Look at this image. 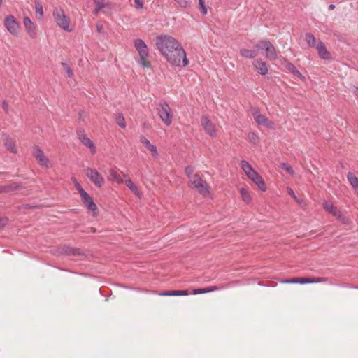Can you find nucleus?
<instances>
[{
    "mask_svg": "<svg viewBox=\"0 0 358 358\" xmlns=\"http://www.w3.org/2000/svg\"><path fill=\"white\" fill-rule=\"evenodd\" d=\"M0 174H1V173H0Z\"/></svg>",
    "mask_w": 358,
    "mask_h": 358,
    "instance_id": "13d9d810",
    "label": "nucleus"
},
{
    "mask_svg": "<svg viewBox=\"0 0 358 358\" xmlns=\"http://www.w3.org/2000/svg\"><path fill=\"white\" fill-rule=\"evenodd\" d=\"M299 205H302L303 203V201L302 199H300L296 197V199H294Z\"/></svg>",
    "mask_w": 358,
    "mask_h": 358,
    "instance_id": "09e8293b",
    "label": "nucleus"
},
{
    "mask_svg": "<svg viewBox=\"0 0 358 358\" xmlns=\"http://www.w3.org/2000/svg\"><path fill=\"white\" fill-rule=\"evenodd\" d=\"M94 3L96 6L99 8L101 10L103 8H105L106 4L104 2V0H94Z\"/></svg>",
    "mask_w": 358,
    "mask_h": 358,
    "instance_id": "a19ab883",
    "label": "nucleus"
},
{
    "mask_svg": "<svg viewBox=\"0 0 358 358\" xmlns=\"http://www.w3.org/2000/svg\"><path fill=\"white\" fill-rule=\"evenodd\" d=\"M306 41L307 42V44L308 45L309 47L310 48H316V46H317V44L316 43V38L314 36L313 34H310V33H307L306 34Z\"/></svg>",
    "mask_w": 358,
    "mask_h": 358,
    "instance_id": "7c9ffc66",
    "label": "nucleus"
},
{
    "mask_svg": "<svg viewBox=\"0 0 358 358\" xmlns=\"http://www.w3.org/2000/svg\"><path fill=\"white\" fill-rule=\"evenodd\" d=\"M240 194H241V199L245 203H250L251 200H252V198H251V196H250V194L249 192V191L245 189V188H241L240 189Z\"/></svg>",
    "mask_w": 358,
    "mask_h": 358,
    "instance_id": "cd10ccee",
    "label": "nucleus"
},
{
    "mask_svg": "<svg viewBox=\"0 0 358 358\" xmlns=\"http://www.w3.org/2000/svg\"><path fill=\"white\" fill-rule=\"evenodd\" d=\"M157 50L171 66H186L189 60L182 45L173 37L158 36L155 39Z\"/></svg>",
    "mask_w": 358,
    "mask_h": 358,
    "instance_id": "f257e3e1",
    "label": "nucleus"
},
{
    "mask_svg": "<svg viewBox=\"0 0 358 358\" xmlns=\"http://www.w3.org/2000/svg\"><path fill=\"white\" fill-rule=\"evenodd\" d=\"M199 5L201 8V13L203 15H206L207 13V8L206 6H205L204 0H199Z\"/></svg>",
    "mask_w": 358,
    "mask_h": 358,
    "instance_id": "ea45409f",
    "label": "nucleus"
},
{
    "mask_svg": "<svg viewBox=\"0 0 358 358\" xmlns=\"http://www.w3.org/2000/svg\"><path fill=\"white\" fill-rule=\"evenodd\" d=\"M24 25L26 29V31L29 34V36L34 38L36 36V26L34 23L30 20L28 17H24L23 20Z\"/></svg>",
    "mask_w": 358,
    "mask_h": 358,
    "instance_id": "2eb2a0df",
    "label": "nucleus"
},
{
    "mask_svg": "<svg viewBox=\"0 0 358 358\" xmlns=\"http://www.w3.org/2000/svg\"><path fill=\"white\" fill-rule=\"evenodd\" d=\"M241 167L247 177L257 185L259 190L263 192L266 190L267 186L262 177L252 167L248 162L242 160Z\"/></svg>",
    "mask_w": 358,
    "mask_h": 358,
    "instance_id": "f03ea898",
    "label": "nucleus"
},
{
    "mask_svg": "<svg viewBox=\"0 0 358 358\" xmlns=\"http://www.w3.org/2000/svg\"><path fill=\"white\" fill-rule=\"evenodd\" d=\"M33 156L37 160L38 164L42 167L48 169L50 166V162L44 152L38 146H35L33 150Z\"/></svg>",
    "mask_w": 358,
    "mask_h": 358,
    "instance_id": "9d476101",
    "label": "nucleus"
},
{
    "mask_svg": "<svg viewBox=\"0 0 358 358\" xmlns=\"http://www.w3.org/2000/svg\"><path fill=\"white\" fill-rule=\"evenodd\" d=\"M189 186L190 188L196 189L203 196H206L210 193L209 185L199 175L189 181Z\"/></svg>",
    "mask_w": 358,
    "mask_h": 358,
    "instance_id": "423d86ee",
    "label": "nucleus"
},
{
    "mask_svg": "<svg viewBox=\"0 0 358 358\" xmlns=\"http://www.w3.org/2000/svg\"><path fill=\"white\" fill-rule=\"evenodd\" d=\"M108 179L111 181H115L117 184H122L124 182V180L120 175L114 169H110L109 170Z\"/></svg>",
    "mask_w": 358,
    "mask_h": 358,
    "instance_id": "b1692460",
    "label": "nucleus"
},
{
    "mask_svg": "<svg viewBox=\"0 0 358 358\" xmlns=\"http://www.w3.org/2000/svg\"><path fill=\"white\" fill-rule=\"evenodd\" d=\"M78 136L80 141L82 142V143L85 146L89 148L92 154H94L96 152V148H95L94 143H93V141L92 140H90L88 137H87L85 136V134H84V131L82 130V131H78Z\"/></svg>",
    "mask_w": 358,
    "mask_h": 358,
    "instance_id": "4468645a",
    "label": "nucleus"
},
{
    "mask_svg": "<svg viewBox=\"0 0 358 358\" xmlns=\"http://www.w3.org/2000/svg\"><path fill=\"white\" fill-rule=\"evenodd\" d=\"M280 167L282 170L285 171L290 176H293L294 174V171L292 169V167L289 164H288L287 163H280Z\"/></svg>",
    "mask_w": 358,
    "mask_h": 358,
    "instance_id": "72a5a7b5",
    "label": "nucleus"
},
{
    "mask_svg": "<svg viewBox=\"0 0 358 358\" xmlns=\"http://www.w3.org/2000/svg\"><path fill=\"white\" fill-rule=\"evenodd\" d=\"M180 8H188L191 6V1L190 0H174Z\"/></svg>",
    "mask_w": 358,
    "mask_h": 358,
    "instance_id": "f704fd0d",
    "label": "nucleus"
},
{
    "mask_svg": "<svg viewBox=\"0 0 358 358\" xmlns=\"http://www.w3.org/2000/svg\"><path fill=\"white\" fill-rule=\"evenodd\" d=\"M316 49L317 50L319 57L324 60H330L331 57L330 52L327 50L324 43L319 41Z\"/></svg>",
    "mask_w": 358,
    "mask_h": 358,
    "instance_id": "dca6fc26",
    "label": "nucleus"
},
{
    "mask_svg": "<svg viewBox=\"0 0 358 358\" xmlns=\"http://www.w3.org/2000/svg\"><path fill=\"white\" fill-rule=\"evenodd\" d=\"M134 45L139 55L138 64L143 68H150L151 63L148 60L150 55L146 43L142 39L137 38L134 41Z\"/></svg>",
    "mask_w": 358,
    "mask_h": 358,
    "instance_id": "20e7f679",
    "label": "nucleus"
},
{
    "mask_svg": "<svg viewBox=\"0 0 358 358\" xmlns=\"http://www.w3.org/2000/svg\"><path fill=\"white\" fill-rule=\"evenodd\" d=\"M3 24L13 36H17L18 34L20 25L13 15H10L6 16L4 19Z\"/></svg>",
    "mask_w": 358,
    "mask_h": 358,
    "instance_id": "1a4fd4ad",
    "label": "nucleus"
},
{
    "mask_svg": "<svg viewBox=\"0 0 358 358\" xmlns=\"http://www.w3.org/2000/svg\"><path fill=\"white\" fill-rule=\"evenodd\" d=\"M248 137L250 142L253 143L254 144L257 143L258 137L255 133L249 132L248 134Z\"/></svg>",
    "mask_w": 358,
    "mask_h": 358,
    "instance_id": "58836bf2",
    "label": "nucleus"
},
{
    "mask_svg": "<svg viewBox=\"0 0 358 358\" xmlns=\"http://www.w3.org/2000/svg\"><path fill=\"white\" fill-rule=\"evenodd\" d=\"M140 142L143 144V145L146 149H148V150H150L151 152V154L153 157H158L159 154H158L156 146L151 144L150 141L148 138H146L144 136H141Z\"/></svg>",
    "mask_w": 358,
    "mask_h": 358,
    "instance_id": "412c9836",
    "label": "nucleus"
},
{
    "mask_svg": "<svg viewBox=\"0 0 358 358\" xmlns=\"http://www.w3.org/2000/svg\"><path fill=\"white\" fill-rule=\"evenodd\" d=\"M217 289L216 286H210L206 288L202 289H194L190 292L191 294H205L210 292H213Z\"/></svg>",
    "mask_w": 358,
    "mask_h": 358,
    "instance_id": "bb28decb",
    "label": "nucleus"
},
{
    "mask_svg": "<svg viewBox=\"0 0 358 358\" xmlns=\"http://www.w3.org/2000/svg\"><path fill=\"white\" fill-rule=\"evenodd\" d=\"M156 110L159 119L165 125L171 124L173 117V112L166 101L161 99L156 104Z\"/></svg>",
    "mask_w": 358,
    "mask_h": 358,
    "instance_id": "7ed1b4c3",
    "label": "nucleus"
},
{
    "mask_svg": "<svg viewBox=\"0 0 358 358\" xmlns=\"http://www.w3.org/2000/svg\"><path fill=\"white\" fill-rule=\"evenodd\" d=\"M96 27L97 32H99L100 34L104 33L103 26L101 23H100V22L96 23Z\"/></svg>",
    "mask_w": 358,
    "mask_h": 358,
    "instance_id": "37998d69",
    "label": "nucleus"
},
{
    "mask_svg": "<svg viewBox=\"0 0 358 358\" xmlns=\"http://www.w3.org/2000/svg\"><path fill=\"white\" fill-rule=\"evenodd\" d=\"M52 15L55 22L61 29L68 32L71 31V29L69 28V20L62 8H55Z\"/></svg>",
    "mask_w": 358,
    "mask_h": 358,
    "instance_id": "0eeeda50",
    "label": "nucleus"
},
{
    "mask_svg": "<svg viewBox=\"0 0 358 358\" xmlns=\"http://www.w3.org/2000/svg\"><path fill=\"white\" fill-rule=\"evenodd\" d=\"M155 293L161 296H187L190 292L188 290H168L164 292H159Z\"/></svg>",
    "mask_w": 358,
    "mask_h": 358,
    "instance_id": "aec40b11",
    "label": "nucleus"
},
{
    "mask_svg": "<svg viewBox=\"0 0 358 358\" xmlns=\"http://www.w3.org/2000/svg\"><path fill=\"white\" fill-rule=\"evenodd\" d=\"M35 10L36 13L40 15L41 17H43V8L42 4L38 1H35Z\"/></svg>",
    "mask_w": 358,
    "mask_h": 358,
    "instance_id": "c9c22d12",
    "label": "nucleus"
},
{
    "mask_svg": "<svg viewBox=\"0 0 358 358\" xmlns=\"http://www.w3.org/2000/svg\"><path fill=\"white\" fill-rule=\"evenodd\" d=\"M255 68L257 71L262 75L266 74L268 71V68L266 62L257 60L254 63Z\"/></svg>",
    "mask_w": 358,
    "mask_h": 358,
    "instance_id": "a878e982",
    "label": "nucleus"
},
{
    "mask_svg": "<svg viewBox=\"0 0 358 358\" xmlns=\"http://www.w3.org/2000/svg\"><path fill=\"white\" fill-rule=\"evenodd\" d=\"M86 176L94 184L96 187H102L104 185V178L98 172L96 169L92 168H87L85 170Z\"/></svg>",
    "mask_w": 358,
    "mask_h": 358,
    "instance_id": "6e6552de",
    "label": "nucleus"
},
{
    "mask_svg": "<svg viewBox=\"0 0 358 358\" xmlns=\"http://www.w3.org/2000/svg\"><path fill=\"white\" fill-rule=\"evenodd\" d=\"M287 282L289 283H299V278H294L290 280H286Z\"/></svg>",
    "mask_w": 358,
    "mask_h": 358,
    "instance_id": "de8ad7c7",
    "label": "nucleus"
},
{
    "mask_svg": "<svg viewBox=\"0 0 358 358\" xmlns=\"http://www.w3.org/2000/svg\"><path fill=\"white\" fill-rule=\"evenodd\" d=\"M2 108L6 113H8V106L6 101H3L2 102Z\"/></svg>",
    "mask_w": 358,
    "mask_h": 358,
    "instance_id": "49530a36",
    "label": "nucleus"
},
{
    "mask_svg": "<svg viewBox=\"0 0 358 358\" xmlns=\"http://www.w3.org/2000/svg\"><path fill=\"white\" fill-rule=\"evenodd\" d=\"M283 66L285 69L294 76L300 78L301 80L305 79V76L296 68V66L291 62L285 60L283 62Z\"/></svg>",
    "mask_w": 358,
    "mask_h": 358,
    "instance_id": "a211bd4d",
    "label": "nucleus"
},
{
    "mask_svg": "<svg viewBox=\"0 0 358 358\" xmlns=\"http://www.w3.org/2000/svg\"><path fill=\"white\" fill-rule=\"evenodd\" d=\"M2 221H3V220L0 218V227L2 225V224H1V222H2Z\"/></svg>",
    "mask_w": 358,
    "mask_h": 358,
    "instance_id": "6e6d98bb",
    "label": "nucleus"
},
{
    "mask_svg": "<svg viewBox=\"0 0 358 358\" xmlns=\"http://www.w3.org/2000/svg\"><path fill=\"white\" fill-rule=\"evenodd\" d=\"M287 193H288V194H289V195H290V196H291L294 199H296V197H297V196H296V194H295V193H294V190H293L292 188H290V187H288V188H287Z\"/></svg>",
    "mask_w": 358,
    "mask_h": 358,
    "instance_id": "a18cd8bd",
    "label": "nucleus"
},
{
    "mask_svg": "<svg viewBox=\"0 0 358 358\" xmlns=\"http://www.w3.org/2000/svg\"><path fill=\"white\" fill-rule=\"evenodd\" d=\"M22 188L23 186L21 183L13 182L7 185L0 186V194L12 192Z\"/></svg>",
    "mask_w": 358,
    "mask_h": 358,
    "instance_id": "6ab92c4d",
    "label": "nucleus"
},
{
    "mask_svg": "<svg viewBox=\"0 0 358 358\" xmlns=\"http://www.w3.org/2000/svg\"><path fill=\"white\" fill-rule=\"evenodd\" d=\"M6 148L13 153H16L15 142L10 137H8L5 142Z\"/></svg>",
    "mask_w": 358,
    "mask_h": 358,
    "instance_id": "c85d7f7f",
    "label": "nucleus"
},
{
    "mask_svg": "<svg viewBox=\"0 0 358 358\" xmlns=\"http://www.w3.org/2000/svg\"><path fill=\"white\" fill-rule=\"evenodd\" d=\"M354 94H355L356 96L358 97V87H355L354 89Z\"/></svg>",
    "mask_w": 358,
    "mask_h": 358,
    "instance_id": "3c124183",
    "label": "nucleus"
},
{
    "mask_svg": "<svg viewBox=\"0 0 358 358\" xmlns=\"http://www.w3.org/2000/svg\"><path fill=\"white\" fill-rule=\"evenodd\" d=\"M125 185L128 187V188L136 196L140 195V192L138 187L134 184L131 179H127L125 180Z\"/></svg>",
    "mask_w": 358,
    "mask_h": 358,
    "instance_id": "c756f323",
    "label": "nucleus"
},
{
    "mask_svg": "<svg viewBox=\"0 0 358 358\" xmlns=\"http://www.w3.org/2000/svg\"><path fill=\"white\" fill-rule=\"evenodd\" d=\"M59 252L61 255L66 256H83L85 255V252L78 248H73L68 245H64L59 248Z\"/></svg>",
    "mask_w": 358,
    "mask_h": 358,
    "instance_id": "f8f14e48",
    "label": "nucleus"
},
{
    "mask_svg": "<svg viewBox=\"0 0 358 358\" xmlns=\"http://www.w3.org/2000/svg\"><path fill=\"white\" fill-rule=\"evenodd\" d=\"M80 196L83 203L89 210L95 211L97 209L96 203L87 192L80 194Z\"/></svg>",
    "mask_w": 358,
    "mask_h": 358,
    "instance_id": "ddd939ff",
    "label": "nucleus"
},
{
    "mask_svg": "<svg viewBox=\"0 0 358 358\" xmlns=\"http://www.w3.org/2000/svg\"><path fill=\"white\" fill-rule=\"evenodd\" d=\"M201 124L207 134L212 138L216 137L217 130L215 126L208 116L204 115L201 117Z\"/></svg>",
    "mask_w": 358,
    "mask_h": 358,
    "instance_id": "9b49d317",
    "label": "nucleus"
},
{
    "mask_svg": "<svg viewBox=\"0 0 358 358\" xmlns=\"http://www.w3.org/2000/svg\"><path fill=\"white\" fill-rule=\"evenodd\" d=\"M62 66L65 69L67 76L69 78L72 77L73 75V72L71 67L66 62H62Z\"/></svg>",
    "mask_w": 358,
    "mask_h": 358,
    "instance_id": "e433bc0d",
    "label": "nucleus"
},
{
    "mask_svg": "<svg viewBox=\"0 0 358 358\" xmlns=\"http://www.w3.org/2000/svg\"><path fill=\"white\" fill-rule=\"evenodd\" d=\"M117 124L122 129L126 127V122L122 113H117L116 117Z\"/></svg>",
    "mask_w": 358,
    "mask_h": 358,
    "instance_id": "473e14b6",
    "label": "nucleus"
},
{
    "mask_svg": "<svg viewBox=\"0 0 358 358\" xmlns=\"http://www.w3.org/2000/svg\"><path fill=\"white\" fill-rule=\"evenodd\" d=\"M270 59H273L277 57V54L275 52V49L272 45L270 44Z\"/></svg>",
    "mask_w": 358,
    "mask_h": 358,
    "instance_id": "79ce46f5",
    "label": "nucleus"
},
{
    "mask_svg": "<svg viewBox=\"0 0 358 358\" xmlns=\"http://www.w3.org/2000/svg\"><path fill=\"white\" fill-rule=\"evenodd\" d=\"M334 8H335V5L334 4H330L329 6V9L334 10Z\"/></svg>",
    "mask_w": 358,
    "mask_h": 358,
    "instance_id": "603ef678",
    "label": "nucleus"
},
{
    "mask_svg": "<svg viewBox=\"0 0 358 358\" xmlns=\"http://www.w3.org/2000/svg\"><path fill=\"white\" fill-rule=\"evenodd\" d=\"M327 280V278L324 277L299 278V284L326 282Z\"/></svg>",
    "mask_w": 358,
    "mask_h": 358,
    "instance_id": "4be33fe9",
    "label": "nucleus"
},
{
    "mask_svg": "<svg viewBox=\"0 0 358 358\" xmlns=\"http://www.w3.org/2000/svg\"><path fill=\"white\" fill-rule=\"evenodd\" d=\"M273 124V123L270 122V126H269V128H270V129L271 128V124Z\"/></svg>",
    "mask_w": 358,
    "mask_h": 358,
    "instance_id": "4d7b16f0",
    "label": "nucleus"
},
{
    "mask_svg": "<svg viewBox=\"0 0 358 358\" xmlns=\"http://www.w3.org/2000/svg\"><path fill=\"white\" fill-rule=\"evenodd\" d=\"M134 3L136 5L137 8H143V0H134Z\"/></svg>",
    "mask_w": 358,
    "mask_h": 358,
    "instance_id": "c03bdc74",
    "label": "nucleus"
},
{
    "mask_svg": "<svg viewBox=\"0 0 358 358\" xmlns=\"http://www.w3.org/2000/svg\"><path fill=\"white\" fill-rule=\"evenodd\" d=\"M73 182H74L75 187H76V189L78 190L80 195L86 192L83 188V187L80 185V184L77 181L76 179H75V178L73 179Z\"/></svg>",
    "mask_w": 358,
    "mask_h": 358,
    "instance_id": "4c0bfd02",
    "label": "nucleus"
},
{
    "mask_svg": "<svg viewBox=\"0 0 358 358\" xmlns=\"http://www.w3.org/2000/svg\"><path fill=\"white\" fill-rule=\"evenodd\" d=\"M194 168L192 166H187L185 169V173L189 181L199 175L198 173H194Z\"/></svg>",
    "mask_w": 358,
    "mask_h": 358,
    "instance_id": "2f4dec72",
    "label": "nucleus"
},
{
    "mask_svg": "<svg viewBox=\"0 0 358 358\" xmlns=\"http://www.w3.org/2000/svg\"><path fill=\"white\" fill-rule=\"evenodd\" d=\"M347 178L358 195V178H357L353 173L349 172L347 174Z\"/></svg>",
    "mask_w": 358,
    "mask_h": 358,
    "instance_id": "393cba45",
    "label": "nucleus"
},
{
    "mask_svg": "<svg viewBox=\"0 0 358 358\" xmlns=\"http://www.w3.org/2000/svg\"><path fill=\"white\" fill-rule=\"evenodd\" d=\"M252 115L257 124L264 126L268 125V123L267 118L264 115L260 114L257 110H255V111H253Z\"/></svg>",
    "mask_w": 358,
    "mask_h": 358,
    "instance_id": "5701e85b",
    "label": "nucleus"
},
{
    "mask_svg": "<svg viewBox=\"0 0 358 358\" xmlns=\"http://www.w3.org/2000/svg\"><path fill=\"white\" fill-rule=\"evenodd\" d=\"M260 50L264 51V55L267 57L268 56V41H261L255 46L254 50L242 48L240 50V55L245 58H255Z\"/></svg>",
    "mask_w": 358,
    "mask_h": 358,
    "instance_id": "39448f33",
    "label": "nucleus"
},
{
    "mask_svg": "<svg viewBox=\"0 0 358 358\" xmlns=\"http://www.w3.org/2000/svg\"><path fill=\"white\" fill-rule=\"evenodd\" d=\"M323 208L329 213L338 217V219H341V212L331 202L325 201L323 203Z\"/></svg>",
    "mask_w": 358,
    "mask_h": 358,
    "instance_id": "f3484780",
    "label": "nucleus"
},
{
    "mask_svg": "<svg viewBox=\"0 0 358 358\" xmlns=\"http://www.w3.org/2000/svg\"><path fill=\"white\" fill-rule=\"evenodd\" d=\"M2 3H3V0H0V8L1 7Z\"/></svg>",
    "mask_w": 358,
    "mask_h": 358,
    "instance_id": "5fc2aeb1",
    "label": "nucleus"
},
{
    "mask_svg": "<svg viewBox=\"0 0 358 358\" xmlns=\"http://www.w3.org/2000/svg\"><path fill=\"white\" fill-rule=\"evenodd\" d=\"M100 10H101V9H100L99 8H98L97 6H96V8H95V9H94V13L95 15H97V14H98V13H99Z\"/></svg>",
    "mask_w": 358,
    "mask_h": 358,
    "instance_id": "8fccbe9b",
    "label": "nucleus"
},
{
    "mask_svg": "<svg viewBox=\"0 0 358 358\" xmlns=\"http://www.w3.org/2000/svg\"><path fill=\"white\" fill-rule=\"evenodd\" d=\"M275 287V285H272L271 282L270 281V285H269V287Z\"/></svg>",
    "mask_w": 358,
    "mask_h": 358,
    "instance_id": "864d4df0",
    "label": "nucleus"
}]
</instances>
